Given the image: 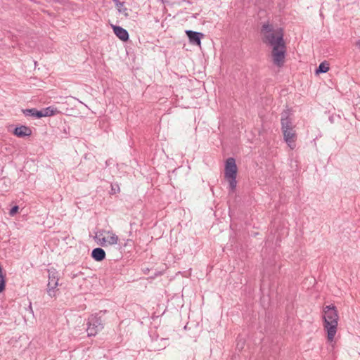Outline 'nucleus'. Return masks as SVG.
Returning a JSON list of instances; mask_svg holds the SVG:
<instances>
[{
  "label": "nucleus",
  "mask_w": 360,
  "mask_h": 360,
  "mask_svg": "<svg viewBox=\"0 0 360 360\" xmlns=\"http://www.w3.org/2000/svg\"><path fill=\"white\" fill-rule=\"evenodd\" d=\"M13 134L18 137L30 136L32 135V129L27 126H20L15 129Z\"/></svg>",
  "instance_id": "9"
},
{
  "label": "nucleus",
  "mask_w": 360,
  "mask_h": 360,
  "mask_svg": "<svg viewBox=\"0 0 360 360\" xmlns=\"http://www.w3.org/2000/svg\"><path fill=\"white\" fill-rule=\"evenodd\" d=\"M356 45L360 49V41L356 42Z\"/></svg>",
  "instance_id": "17"
},
{
  "label": "nucleus",
  "mask_w": 360,
  "mask_h": 360,
  "mask_svg": "<svg viewBox=\"0 0 360 360\" xmlns=\"http://www.w3.org/2000/svg\"><path fill=\"white\" fill-rule=\"evenodd\" d=\"M58 285V279L54 276H49V281L48 283V294L49 296L54 297L56 296V292L58 290L57 287Z\"/></svg>",
  "instance_id": "7"
},
{
  "label": "nucleus",
  "mask_w": 360,
  "mask_h": 360,
  "mask_svg": "<svg viewBox=\"0 0 360 360\" xmlns=\"http://www.w3.org/2000/svg\"><path fill=\"white\" fill-rule=\"evenodd\" d=\"M281 124L283 139L288 146L291 150H293L296 146V141L297 139L295 126L293 124L292 120L288 117L285 118L282 117Z\"/></svg>",
  "instance_id": "3"
},
{
  "label": "nucleus",
  "mask_w": 360,
  "mask_h": 360,
  "mask_svg": "<svg viewBox=\"0 0 360 360\" xmlns=\"http://www.w3.org/2000/svg\"><path fill=\"white\" fill-rule=\"evenodd\" d=\"M237 173L238 167L235 159L229 158L225 162L224 178L229 182V186L232 191H234L236 187Z\"/></svg>",
  "instance_id": "5"
},
{
  "label": "nucleus",
  "mask_w": 360,
  "mask_h": 360,
  "mask_svg": "<svg viewBox=\"0 0 360 360\" xmlns=\"http://www.w3.org/2000/svg\"><path fill=\"white\" fill-rule=\"evenodd\" d=\"M261 33L263 41L272 47L271 56L274 64L282 67L285 63L286 47L283 40V30L274 29L271 25L264 24Z\"/></svg>",
  "instance_id": "1"
},
{
  "label": "nucleus",
  "mask_w": 360,
  "mask_h": 360,
  "mask_svg": "<svg viewBox=\"0 0 360 360\" xmlns=\"http://www.w3.org/2000/svg\"><path fill=\"white\" fill-rule=\"evenodd\" d=\"M18 206H14L11 210H10V215L13 216L18 212Z\"/></svg>",
  "instance_id": "16"
},
{
  "label": "nucleus",
  "mask_w": 360,
  "mask_h": 360,
  "mask_svg": "<svg viewBox=\"0 0 360 360\" xmlns=\"http://www.w3.org/2000/svg\"><path fill=\"white\" fill-rule=\"evenodd\" d=\"M41 117H51L60 113V111L55 106H49L41 110Z\"/></svg>",
  "instance_id": "11"
},
{
  "label": "nucleus",
  "mask_w": 360,
  "mask_h": 360,
  "mask_svg": "<svg viewBox=\"0 0 360 360\" xmlns=\"http://www.w3.org/2000/svg\"><path fill=\"white\" fill-rule=\"evenodd\" d=\"M98 332V330L96 329V327H95L94 325L91 326V324H89V327L87 328V333L89 336H93L95 335Z\"/></svg>",
  "instance_id": "15"
},
{
  "label": "nucleus",
  "mask_w": 360,
  "mask_h": 360,
  "mask_svg": "<svg viewBox=\"0 0 360 360\" xmlns=\"http://www.w3.org/2000/svg\"><path fill=\"white\" fill-rule=\"evenodd\" d=\"M115 4L116 8L117 11L124 15V17H128L129 13L127 12V8L124 6L123 2H120V0H113Z\"/></svg>",
  "instance_id": "12"
},
{
  "label": "nucleus",
  "mask_w": 360,
  "mask_h": 360,
  "mask_svg": "<svg viewBox=\"0 0 360 360\" xmlns=\"http://www.w3.org/2000/svg\"><path fill=\"white\" fill-rule=\"evenodd\" d=\"M94 238L98 245L104 248L116 245L120 241L119 236L112 229L98 230Z\"/></svg>",
  "instance_id": "4"
},
{
  "label": "nucleus",
  "mask_w": 360,
  "mask_h": 360,
  "mask_svg": "<svg viewBox=\"0 0 360 360\" xmlns=\"http://www.w3.org/2000/svg\"><path fill=\"white\" fill-rule=\"evenodd\" d=\"M329 63L326 61H323L319 65L316 71V74L319 75V73H326L329 70Z\"/></svg>",
  "instance_id": "13"
},
{
  "label": "nucleus",
  "mask_w": 360,
  "mask_h": 360,
  "mask_svg": "<svg viewBox=\"0 0 360 360\" xmlns=\"http://www.w3.org/2000/svg\"><path fill=\"white\" fill-rule=\"evenodd\" d=\"M106 254L101 248H96L91 252L92 258L96 262H101L105 258Z\"/></svg>",
  "instance_id": "10"
},
{
  "label": "nucleus",
  "mask_w": 360,
  "mask_h": 360,
  "mask_svg": "<svg viewBox=\"0 0 360 360\" xmlns=\"http://www.w3.org/2000/svg\"><path fill=\"white\" fill-rule=\"evenodd\" d=\"M323 328L326 331L327 340L333 345L338 331V312L333 305H327L323 309Z\"/></svg>",
  "instance_id": "2"
},
{
  "label": "nucleus",
  "mask_w": 360,
  "mask_h": 360,
  "mask_svg": "<svg viewBox=\"0 0 360 360\" xmlns=\"http://www.w3.org/2000/svg\"><path fill=\"white\" fill-rule=\"evenodd\" d=\"M112 30L114 31L115 34L122 41H126L129 39V34L127 31L120 27L116 25H112Z\"/></svg>",
  "instance_id": "8"
},
{
  "label": "nucleus",
  "mask_w": 360,
  "mask_h": 360,
  "mask_svg": "<svg viewBox=\"0 0 360 360\" xmlns=\"http://www.w3.org/2000/svg\"><path fill=\"white\" fill-rule=\"evenodd\" d=\"M24 113L25 115H31L33 117H36L37 118L41 117V110H38L35 108L25 110H24Z\"/></svg>",
  "instance_id": "14"
},
{
  "label": "nucleus",
  "mask_w": 360,
  "mask_h": 360,
  "mask_svg": "<svg viewBox=\"0 0 360 360\" xmlns=\"http://www.w3.org/2000/svg\"><path fill=\"white\" fill-rule=\"evenodd\" d=\"M186 34L188 36L191 44H195L198 46L201 47V39L204 37L202 33L186 30Z\"/></svg>",
  "instance_id": "6"
}]
</instances>
